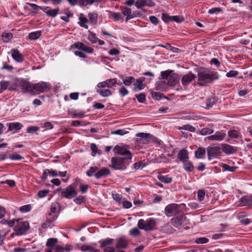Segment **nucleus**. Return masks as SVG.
Wrapping results in <instances>:
<instances>
[{
    "label": "nucleus",
    "instance_id": "obj_1",
    "mask_svg": "<svg viewBox=\"0 0 252 252\" xmlns=\"http://www.w3.org/2000/svg\"><path fill=\"white\" fill-rule=\"evenodd\" d=\"M198 84L200 86H203L206 84L211 83L216 79L215 73L210 70H205L198 73Z\"/></svg>",
    "mask_w": 252,
    "mask_h": 252
},
{
    "label": "nucleus",
    "instance_id": "obj_2",
    "mask_svg": "<svg viewBox=\"0 0 252 252\" xmlns=\"http://www.w3.org/2000/svg\"><path fill=\"white\" fill-rule=\"evenodd\" d=\"M185 204L180 205L176 203H171L167 205L164 209V213L168 217L180 215L182 213L181 208L185 206Z\"/></svg>",
    "mask_w": 252,
    "mask_h": 252
},
{
    "label": "nucleus",
    "instance_id": "obj_3",
    "mask_svg": "<svg viewBox=\"0 0 252 252\" xmlns=\"http://www.w3.org/2000/svg\"><path fill=\"white\" fill-rule=\"evenodd\" d=\"M130 160L125 158L113 157L111 159L112 167L115 170H124L126 168V165L129 163Z\"/></svg>",
    "mask_w": 252,
    "mask_h": 252
},
{
    "label": "nucleus",
    "instance_id": "obj_4",
    "mask_svg": "<svg viewBox=\"0 0 252 252\" xmlns=\"http://www.w3.org/2000/svg\"><path fill=\"white\" fill-rule=\"evenodd\" d=\"M58 190L61 191L62 197L67 199H70L77 195V191L76 190L75 187L72 185L67 186L64 189L60 188Z\"/></svg>",
    "mask_w": 252,
    "mask_h": 252
},
{
    "label": "nucleus",
    "instance_id": "obj_5",
    "mask_svg": "<svg viewBox=\"0 0 252 252\" xmlns=\"http://www.w3.org/2000/svg\"><path fill=\"white\" fill-rule=\"evenodd\" d=\"M17 224L14 228L16 234L18 235H22L26 233L29 228V223L26 221H22L21 220H16Z\"/></svg>",
    "mask_w": 252,
    "mask_h": 252
},
{
    "label": "nucleus",
    "instance_id": "obj_6",
    "mask_svg": "<svg viewBox=\"0 0 252 252\" xmlns=\"http://www.w3.org/2000/svg\"><path fill=\"white\" fill-rule=\"evenodd\" d=\"M156 220L154 219H149L146 220L140 219L138 222V227L145 231H150L153 229L156 225Z\"/></svg>",
    "mask_w": 252,
    "mask_h": 252
},
{
    "label": "nucleus",
    "instance_id": "obj_7",
    "mask_svg": "<svg viewBox=\"0 0 252 252\" xmlns=\"http://www.w3.org/2000/svg\"><path fill=\"white\" fill-rule=\"evenodd\" d=\"M50 88L49 85L45 82H40L33 84L34 95L37 93H41L48 92L50 90Z\"/></svg>",
    "mask_w": 252,
    "mask_h": 252
},
{
    "label": "nucleus",
    "instance_id": "obj_8",
    "mask_svg": "<svg viewBox=\"0 0 252 252\" xmlns=\"http://www.w3.org/2000/svg\"><path fill=\"white\" fill-rule=\"evenodd\" d=\"M136 141L139 143L146 144L149 142L153 141L154 137L150 133H138L136 134Z\"/></svg>",
    "mask_w": 252,
    "mask_h": 252
},
{
    "label": "nucleus",
    "instance_id": "obj_9",
    "mask_svg": "<svg viewBox=\"0 0 252 252\" xmlns=\"http://www.w3.org/2000/svg\"><path fill=\"white\" fill-rule=\"evenodd\" d=\"M207 151L209 160L219 157L221 153L220 148L218 146H209Z\"/></svg>",
    "mask_w": 252,
    "mask_h": 252
},
{
    "label": "nucleus",
    "instance_id": "obj_10",
    "mask_svg": "<svg viewBox=\"0 0 252 252\" xmlns=\"http://www.w3.org/2000/svg\"><path fill=\"white\" fill-rule=\"evenodd\" d=\"M114 239L112 238H107L101 241L100 246L103 248L104 252H115V248L113 247H107L112 244Z\"/></svg>",
    "mask_w": 252,
    "mask_h": 252
},
{
    "label": "nucleus",
    "instance_id": "obj_11",
    "mask_svg": "<svg viewBox=\"0 0 252 252\" xmlns=\"http://www.w3.org/2000/svg\"><path fill=\"white\" fill-rule=\"evenodd\" d=\"M178 216L171 220L172 225L176 228H179L183 225L186 218L185 215L182 213Z\"/></svg>",
    "mask_w": 252,
    "mask_h": 252
},
{
    "label": "nucleus",
    "instance_id": "obj_12",
    "mask_svg": "<svg viewBox=\"0 0 252 252\" xmlns=\"http://www.w3.org/2000/svg\"><path fill=\"white\" fill-rule=\"evenodd\" d=\"M114 151L117 154L125 156V158H127V159H131L132 154L131 152L124 147L117 145L114 148Z\"/></svg>",
    "mask_w": 252,
    "mask_h": 252
},
{
    "label": "nucleus",
    "instance_id": "obj_13",
    "mask_svg": "<svg viewBox=\"0 0 252 252\" xmlns=\"http://www.w3.org/2000/svg\"><path fill=\"white\" fill-rule=\"evenodd\" d=\"M20 86L23 93H29L32 95H34L33 84L28 81L23 80L21 82Z\"/></svg>",
    "mask_w": 252,
    "mask_h": 252
},
{
    "label": "nucleus",
    "instance_id": "obj_14",
    "mask_svg": "<svg viewBox=\"0 0 252 252\" xmlns=\"http://www.w3.org/2000/svg\"><path fill=\"white\" fill-rule=\"evenodd\" d=\"M115 250L126 249L128 246V241L124 237H120L116 240Z\"/></svg>",
    "mask_w": 252,
    "mask_h": 252
},
{
    "label": "nucleus",
    "instance_id": "obj_15",
    "mask_svg": "<svg viewBox=\"0 0 252 252\" xmlns=\"http://www.w3.org/2000/svg\"><path fill=\"white\" fill-rule=\"evenodd\" d=\"M77 48L80 49L88 53H93L94 49L92 47L87 46L86 45L80 42H76L70 46V49Z\"/></svg>",
    "mask_w": 252,
    "mask_h": 252
},
{
    "label": "nucleus",
    "instance_id": "obj_16",
    "mask_svg": "<svg viewBox=\"0 0 252 252\" xmlns=\"http://www.w3.org/2000/svg\"><path fill=\"white\" fill-rule=\"evenodd\" d=\"M117 83V79L116 78L107 79L104 81L100 82L97 84V88H111L115 86Z\"/></svg>",
    "mask_w": 252,
    "mask_h": 252
},
{
    "label": "nucleus",
    "instance_id": "obj_17",
    "mask_svg": "<svg viewBox=\"0 0 252 252\" xmlns=\"http://www.w3.org/2000/svg\"><path fill=\"white\" fill-rule=\"evenodd\" d=\"M137 8H142L145 6L153 7L155 5V3L152 0H138L135 4Z\"/></svg>",
    "mask_w": 252,
    "mask_h": 252
},
{
    "label": "nucleus",
    "instance_id": "obj_18",
    "mask_svg": "<svg viewBox=\"0 0 252 252\" xmlns=\"http://www.w3.org/2000/svg\"><path fill=\"white\" fill-rule=\"evenodd\" d=\"M226 136V134L220 131H218L213 135L208 136L206 138L211 141H221Z\"/></svg>",
    "mask_w": 252,
    "mask_h": 252
},
{
    "label": "nucleus",
    "instance_id": "obj_19",
    "mask_svg": "<svg viewBox=\"0 0 252 252\" xmlns=\"http://www.w3.org/2000/svg\"><path fill=\"white\" fill-rule=\"evenodd\" d=\"M195 77V75L191 72H189L182 77L181 79L182 83L184 86H188Z\"/></svg>",
    "mask_w": 252,
    "mask_h": 252
},
{
    "label": "nucleus",
    "instance_id": "obj_20",
    "mask_svg": "<svg viewBox=\"0 0 252 252\" xmlns=\"http://www.w3.org/2000/svg\"><path fill=\"white\" fill-rule=\"evenodd\" d=\"M221 149L224 153L227 155L234 154L237 151L236 147L226 144H221Z\"/></svg>",
    "mask_w": 252,
    "mask_h": 252
},
{
    "label": "nucleus",
    "instance_id": "obj_21",
    "mask_svg": "<svg viewBox=\"0 0 252 252\" xmlns=\"http://www.w3.org/2000/svg\"><path fill=\"white\" fill-rule=\"evenodd\" d=\"M110 174V170L107 168H103L97 171L94 174V176L97 179H99L101 178L107 176Z\"/></svg>",
    "mask_w": 252,
    "mask_h": 252
},
{
    "label": "nucleus",
    "instance_id": "obj_22",
    "mask_svg": "<svg viewBox=\"0 0 252 252\" xmlns=\"http://www.w3.org/2000/svg\"><path fill=\"white\" fill-rule=\"evenodd\" d=\"M120 8L123 14L126 16V21L134 17L135 16L132 14L130 8L126 6H121Z\"/></svg>",
    "mask_w": 252,
    "mask_h": 252
},
{
    "label": "nucleus",
    "instance_id": "obj_23",
    "mask_svg": "<svg viewBox=\"0 0 252 252\" xmlns=\"http://www.w3.org/2000/svg\"><path fill=\"white\" fill-rule=\"evenodd\" d=\"M11 53L12 57L16 62L21 63L24 61L23 56L19 53V51L17 49H12Z\"/></svg>",
    "mask_w": 252,
    "mask_h": 252
},
{
    "label": "nucleus",
    "instance_id": "obj_24",
    "mask_svg": "<svg viewBox=\"0 0 252 252\" xmlns=\"http://www.w3.org/2000/svg\"><path fill=\"white\" fill-rule=\"evenodd\" d=\"M179 75L173 71L168 79L167 85L169 86H173L179 81Z\"/></svg>",
    "mask_w": 252,
    "mask_h": 252
},
{
    "label": "nucleus",
    "instance_id": "obj_25",
    "mask_svg": "<svg viewBox=\"0 0 252 252\" xmlns=\"http://www.w3.org/2000/svg\"><path fill=\"white\" fill-rule=\"evenodd\" d=\"M239 202L243 203L244 206H252V195H247L241 197L239 199Z\"/></svg>",
    "mask_w": 252,
    "mask_h": 252
},
{
    "label": "nucleus",
    "instance_id": "obj_26",
    "mask_svg": "<svg viewBox=\"0 0 252 252\" xmlns=\"http://www.w3.org/2000/svg\"><path fill=\"white\" fill-rule=\"evenodd\" d=\"M42 9L46 13L48 16L52 17H55L58 14L59 11V8L51 9L48 6L44 7L42 8Z\"/></svg>",
    "mask_w": 252,
    "mask_h": 252
},
{
    "label": "nucleus",
    "instance_id": "obj_27",
    "mask_svg": "<svg viewBox=\"0 0 252 252\" xmlns=\"http://www.w3.org/2000/svg\"><path fill=\"white\" fill-rule=\"evenodd\" d=\"M8 131H15L20 130L23 127V125L19 122L10 123L8 125Z\"/></svg>",
    "mask_w": 252,
    "mask_h": 252
},
{
    "label": "nucleus",
    "instance_id": "obj_28",
    "mask_svg": "<svg viewBox=\"0 0 252 252\" xmlns=\"http://www.w3.org/2000/svg\"><path fill=\"white\" fill-rule=\"evenodd\" d=\"M177 158L182 162L189 159L188 152L187 150L183 149L181 150L177 155Z\"/></svg>",
    "mask_w": 252,
    "mask_h": 252
},
{
    "label": "nucleus",
    "instance_id": "obj_29",
    "mask_svg": "<svg viewBox=\"0 0 252 252\" xmlns=\"http://www.w3.org/2000/svg\"><path fill=\"white\" fill-rule=\"evenodd\" d=\"M73 250V247L70 245L64 246L58 245L56 247V252H69Z\"/></svg>",
    "mask_w": 252,
    "mask_h": 252
},
{
    "label": "nucleus",
    "instance_id": "obj_30",
    "mask_svg": "<svg viewBox=\"0 0 252 252\" xmlns=\"http://www.w3.org/2000/svg\"><path fill=\"white\" fill-rule=\"evenodd\" d=\"M58 242V239L57 238H49L46 242V246L56 251V247L58 246L57 245Z\"/></svg>",
    "mask_w": 252,
    "mask_h": 252
},
{
    "label": "nucleus",
    "instance_id": "obj_31",
    "mask_svg": "<svg viewBox=\"0 0 252 252\" xmlns=\"http://www.w3.org/2000/svg\"><path fill=\"white\" fill-rule=\"evenodd\" d=\"M183 168L187 172H191L194 169V166L191 161L189 159L185 161H183Z\"/></svg>",
    "mask_w": 252,
    "mask_h": 252
},
{
    "label": "nucleus",
    "instance_id": "obj_32",
    "mask_svg": "<svg viewBox=\"0 0 252 252\" xmlns=\"http://www.w3.org/2000/svg\"><path fill=\"white\" fill-rule=\"evenodd\" d=\"M105 88H97L96 92L103 97H107L111 95V92L109 89Z\"/></svg>",
    "mask_w": 252,
    "mask_h": 252
},
{
    "label": "nucleus",
    "instance_id": "obj_33",
    "mask_svg": "<svg viewBox=\"0 0 252 252\" xmlns=\"http://www.w3.org/2000/svg\"><path fill=\"white\" fill-rule=\"evenodd\" d=\"M144 80V78L143 77H141L136 79L133 84L135 88H138L139 90L143 89L145 87V85L143 83Z\"/></svg>",
    "mask_w": 252,
    "mask_h": 252
},
{
    "label": "nucleus",
    "instance_id": "obj_34",
    "mask_svg": "<svg viewBox=\"0 0 252 252\" xmlns=\"http://www.w3.org/2000/svg\"><path fill=\"white\" fill-rule=\"evenodd\" d=\"M205 154V150L203 148H199L195 152V157L197 158H202Z\"/></svg>",
    "mask_w": 252,
    "mask_h": 252
},
{
    "label": "nucleus",
    "instance_id": "obj_35",
    "mask_svg": "<svg viewBox=\"0 0 252 252\" xmlns=\"http://www.w3.org/2000/svg\"><path fill=\"white\" fill-rule=\"evenodd\" d=\"M174 71L171 70H167L165 71H161L160 73V79H168L169 76Z\"/></svg>",
    "mask_w": 252,
    "mask_h": 252
},
{
    "label": "nucleus",
    "instance_id": "obj_36",
    "mask_svg": "<svg viewBox=\"0 0 252 252\" xmlns=\"http://www.w3.org/2000/svg\"><path fill=\"white\" fill-rule=\"evenodd\" d=\"M13 37V34L10 32H4L2 34V40L5 43L9 42Z\"/></svg>",
    "mask_w": 252,
    "mask_h": 252
},
{
    "label": "nucleus",
    "instance_id": "obj_37",
    "mask_svg": "<svg viewBox=\"0 0 252 252\" xmlns=\"http://www.w3.org/2000/svg\"><path fill=\"white\" fill-rule=\"evenodd\" d=\"M41 35V32L40 31H36L30 33L29 35V39L31 40H35L38 39Z\"/></svg>",
    "mask_w": 252,
    "mask_h": 252
},
{
    "label": "nucleus",
    "instance_id": "obj_38",
    "mask_svg": "<svg viewBox=\"0 0 252 252\" xmlns=\"http://www.w3.org/2000/svg\"><path fill=\"white\" fill-rule=\"evenodd\" d=\"M111 17L115 20L117 21H123V17L120 13H116L114 12H111Z\"/></svg>",
    "mask_w": 252,
    "mask_h": 252
},
{
    "label": "nucleus",
    "instance_id": "obj_39",
    "mask_svg": "<svg viewBox=\"0 0 252 252\" xmlns=\"http://www.w3.org/2000/svg\"><path fill=\"white\" fill-rule=\"evenodd\" d=\"M228 135L231 138H238L240 133L236 130H230L228 131Z\"/></svg>",
    "mask_w": 252,
    "mask_h": 252
},
{
    "label": "nucleus",
    "instance_id": "obj_40",
    "mask_svg": "<svg viewBox=\"0 0 252 252\" xmlns=\"http://www.w3.org/2000/svg\"><path fill=\"white\" fill-rule=\"evenodd\" d=\"M88 23V20L84 17H80L79 18V22H78L79 25L86 29H88V26L87 23Z\"/></svg>",
    "mask_w": 252,
    "mask_h": 252
},
{
    "label": "nucleus",
    "instance_id": "obj_41",
    "mask_svg": "<svg viewBox=\"0 0 252 252\" xmlns=\"http://www.w3.org/2000/svg\"><path fill=\"white\" fill-rule=\"evenodd\" d=\"M98 169V168L96 166H92L86 172V174L89 177L94 176V174L97 172Z\"/></svg>",
    "mask_w": 252,
    "mask_h": 252
},
{
    "label": "nucleus",
    "instance_id": "obj_42",
    "mask_svg": "<svg viewBox=\"0 0 252 252\" xmlns=\"http://www.w3.org/2000/svg\"><path fill=\"white\" fill-rule=\"evenodd\" d=\"M158 178L161 182L165 184L170 183L172 181V178L167 176L159 175Z\"/></svg>",
    "mask_w": 252,
    "mask_h": 252
},
{
    "label": "nucleus",
    "instance_id": "obj_43",
    "mask_svg": "<svg viewBox=\"0 0 252 252\" xmlns=\"http://www.w3.org/2000/svg\"><path fill=\"white\" fill-rule=\"evenodd\" d=\"M213 132L214 130L213 129L208 127H204L200 130V134L202 135H206L207 134H211Z\"/></svg>",
    "mask_w": 252,
    "mask_h": 252
},
{
    "label": "nucleus",
    "instance_id": "obj_44",
    "mask_svg": "<svg viewBox=\"0 0 252 252\" xmlns=\"http://www.w3.org/2000/svg\"><path fill=\"white\" fill-rule=\"evenodd\" d=\"M89 18L91 22L93 24H95L97 23V15L94 13H89Z\"/></svg>",
    "mask_w": 252,
    "mask_h": 252
},
{
    "label": "nucleus",
    "instance_id": "obj_45",
    "mask_svg": "<svg viewBox=\"0 0 252 252\" xmlns=\"http://www.w3.org/2000/svg\"><path fill=\"white\" fill-rule=\"evenodd\" d=\"M179 129L189 130L190 132H194L195 130V127L190 125H184L180 127Z\"/></svg>",
    "mask_w": 252,
    "mask_h": 252
},
{
    "label": "nucleus",
    "instance_id": "obj_46",
    "mask_svg": "<svg viewBox=\"0 0 252 252\" xmlns=\"http://www.w3.org/2000/svg\"><path fill=\"white\" fill-rule=\"evenodd\" d=\"M152 96L156 100H159L162 97H164V95L159 92H153L152 93ZM165 98H167L166 97Z\"/></svg>",
    "mask_w": 252,
    "mask_h": 252
},
{
    "label": "nucleus",
    "instance_id": "obj_47",
    "mask_svg": "<svg viewBox=\"0 0 252 252\" xmlns=\"http://www.w3.org/2000/svg\"><path fill=\"white\" fill-rule=\"evenodd\" d=\"M8 85V81H2L0 82V93L6 89Z\"/></svg>",
    "mask_w": 252,
    "mask_h": 252
},
{
    "label": "nucleus",
    "instance_id": "obj_48",
    "mask_svg": "<svg viewBox=\"0 0 252 252\" xmlns=\"http://www.w3.org/2000/svg\"><path fill=\"white\" fill-rule=\"evenodd\" d=\"M135 80V79L132 76L128 77L126 78L123 80L124 84L126 86H129L131 85L132 82Z\"/></svg>",
    "mask_w": 252,
    "mask_h": 252
},
{
    "label": "nucleus",
    "instance_id": "obj_49",
    "mask_svg": "<svg viewBox=\"0 0 252 252\" xmlns=\"http://www.w3.org/2000/svg\"><path fill=\"white\" fill-rule=\"evenodd\" d=\"M88 39L92 43H96L98 40V38L96 37L95 34L92 32H90V34L88 35Z\"/></svg>",
    "mask_w": 252,
    "mask_h": 252
},
{
    "label": "nucleus",
    "instance_id": "obj_50",
    "mask_svg": "<svg viewBox=\"0 0 252 252\" xmlns=\"http://www.w3.org/2000/svg\"><path fill=\"white\" fill-rule=\"evenodd\" d=\"M221 12H222V9L220 7L212 8L208 10V13L210 14L219 13Z\"/></svg>",
    "mask_w": 252,
    "mask_h": 252
},
{
    "label": "nucleus",
    "instance_id": "obj_51",
    "mask_svg": "<svg viewBox=\"0 0 252 252\" xmlns=\"http://www.w3.org/2000/svg\"><path fill=\"white\" fill-rule=\"evenodd\" d=\"M205 195V192L204 190H199L197 192V198L198 199L201 201L204 199Z\"/></svg>",
    "mask_w": 252,
    "mask_h": 252
},
{
    "label": "nucleus",
    "instance_id": "obj_52",
    "mask_svg": "<svg viewBox=\"0 0 252 252\" xmlns=\"http://www.w3.org/2000/svg\"><path fill=\"white\" fill-rule=\"evenodd\" d=\"M209 240L205 237H200L196 239L195 242L197 244H205L208 243Z\"/></svg>",
    "mask_w": 252,
    "mask_h": 252
},
{
    "label": "nucleus",
    "instance_id": "obj_53",
    "mask_svg": "<svg viewBox=\"0 0 252 252\" xmlns=\"http://www.w3.org/2000/svg\"><path fill=\"white\" fill-rule=\"evenodd\" d=\"M32 209L30 205H26L23 206L20 208V211L23 213H26L29 212Z\"/></svg>",
    "mask_w": 252,
    "mask_h": 252
},
{
    "label": "nucleus",
    "instance_id": "obj_54",
    "mask_svg": "<svg viewBox=\"0 0 252 252\" xmlns=\"http://www.w3.org/2000/svg\"><path fill=\"white\" fill-rule=\"evenodd\" d=\"M136 97L138 102L140 103H143L145 100L146 96L144 94L141 93L139 94L136 95Z\"/></svg>",
    "mask_w": 252,
    "mask_h": 252
},
{
    "label": "nucleus",
    "instance_id": "obj_55",
    "mask_svg": "<svg viewBox=\"0 0 252 252\" xmlns=\"http://www.w3.org/2000/svg\"><path fill=\"white\" fill-rule=\"evenodd\" d=\"M81 250L82 251H89L91 252H95V251L94 250V249L90 246H88V245H83L81 246Z\"/></svg>",
    "mask_w": 252,
    "mask_h": 252
},
{
    "label": "nucleus",
    "instance_id": "obj_56",
    "mask_svg": "<svg viewBox=\"0 0 252 252\" xmlns=\"http://www.w3.org/2000/svg\"><path fill=\"white\" fill-rule=\"evenodd\" d=\"M49 193V190L47 189L39 190L38 192V196L39 198H43L45 197Z\"/></svg>",
    "mask_w": 252,
    "mask_h": 252
},
{
    "label": "nucleus",
    "instance_id": "obj_57",
    "mask_svg": "<svg viewBox=\"0 0 252 252\" xmlns=\"http://www.w3.org/2000/svg\"><path fill=\"white\" fill-rule=\"evenodd\" d=\"M119 93L123 96H125L128 94V91L125 87L122 86L120 88L119 90Z\"/></svg>",
    "mask_w": 252,
    "mask_h": 252
},
{
    "label": "nucleus",
    "instance_id": "obj_58",
    "mask_svg": "<svg viewBox=\"0 0 252 252\" xmlns=\"http://www.w3.org/2000/svg\"><path fill=\"white\" fill-rule=\"evenodd\" d=\"M59 206V204H52L50 208V212L49 213V216H52L53 213H55L57 210V207Z\"/></svg>",
    "mask_w": 252,
    "mask_h": 252
},
{
    "label": "nucleus",
    "instance_id": "obj_59",
    "mask_svg": "<svg viewBox=\"0 0 252 252\" xmlns=\"http://www.w3.org/2000/svg\"><path fill=\"white\" fill-rule=\"evenodd\" d=\"M129 233L132 236H137L139 235L140 231L138 228L135 227L130 230Z\"/></svg>",
    "mask_w": 252,
    "mask_h": 252
},
{
    "label": "nucleus",
    "instance_id": "obj_60",
    "mask_svg": "<svg viewBox=\"0 0 252 252\" xmlns=\"http://www.w3.org/2000/svg\"><path fill=\"white\" fill-rule=\"evenodd\" d=\"M239 72L237 71L230 70L226 73V76L227 77H234L236 76H237Z\"/></svg>",
    "mask_w": 252,
    "mask_h": 252
},
{
    "label": "nucleus",
    "instance_id": "obj_61",
    "mask_svg": "<svg viewBox=\"0 0 252 252\" xmlns=\"http://www.w3.org/2000/svg\"><path fill=\"white\" fill-rule=\"evenodd\" d=\"M222 167L225 170H227L230 172H234L237 168L236 167L230 166L229 165H228L227 164H224Z\"/></svg>",
    "mask_w": 252,
    "mask_h": 252
},
{
    "label": "nucleus",
    "instance_id": "obj_62",
    "mask_svg": "<svg viewBox=\"0 0 252 252\" xmlns=\"http://www.w3.org/2000/svg\"><path fill=\"white\" fill-rule=\"evenodd\" d=\"M128 132L123 129H118L116 131H112L111 133L113 134H117L120 135H123Z\"/></svg>",
    "mask_w": 252,
    "mask_h": 252
},
{
    "label": "nucleus",
    "instance_id": "obj_63",
    "mask_svg": "<svg viewBox=\"0 0 252 252\" xmlns=\"http://www.w3.org/2000/svg\"><path fill=\"white\" fill-rule=\"evenodd\" d=\"M172 16H169L166 13H163L162 15V19L165 22H168L171 21Z\"/></svg>",
    "mask_w": 252,
    "mask_h": 252
},
{
    "label": "nucleus",
    "instance_id": "obj_64",
    "mask_svg": "<svg viewBox=\"0 0 252 252\" xmlns=\"http://www.w3.org/2000/svg\"><path fill=\"white\" fill-rule=\"evenodd\" d=\"M38 129H39V127H38L37 126H30V127H28V128L27 129V132L29 133H32L34 132H36Z\"/></svg>",
    "mask_w": 252,
    "mask_h": 252
}]
</instances>
